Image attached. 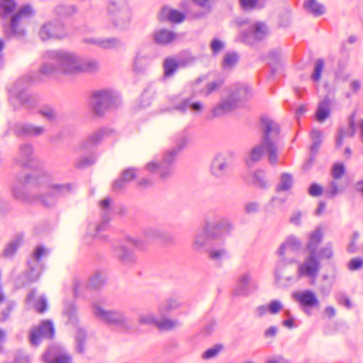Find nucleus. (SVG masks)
Returning <instances> with one entry per match:
<instances>
[{"mask_svg":"<svg viewBox=\"0 0 363 363\" xmlns=\"http://www.w3.org/2000/svg\"><path fill=\"white\" fill-rule=\"evenodd\" d=\"M63 313L67 318L69 323L75 325L78 322L77 316V309L73 303L67 304L64 308Z\"/></svg>","mask_w":363,"mask_h":363,"instance_id":"603ef678","label":"nucleus"},{"mask_svg":"<svg viewBox=\"0 0 363 363\" xmlns=\"http://www.w3.org/2000/svg\"><path fill=\"white\" fill-rule=\"evenodd\" d=\"M179 68L176 59L167 57L163 62L164 77L169 78L172 77Z\"/></svg>","mask_w":363,"mask_h":363,"instance_id":"e433bc0d","label":"nucleus"},{"mask_svg":"<svg viewBox=\"0 0 363 363\" xmlns=\"http://www.w3.org/2000/svg\"><path fill=\"white\" fill-rule=\"evenodd\" d=\"M322 279L323 281L318 286V291L322 296H328L332 291L333 283L331 280H329V276L328 274H324L322 277Z\"/></svg>","mask_w":363,"mask_h":363,"instance_id":"3c124183","label":"nucleus"},{"mask_svg":"<svg viewBox=\"0 0 363 363\" xmlns=\"http://www.w3.org/2000/svg\"><path fill=\"white\" fill-rule=\"evenodd\" d=\"M76 12V8L72 5H59L55 8V13L60 17L70 16Z\"/></svg>","mask_w":363,"mask_h":363,"instance_id":"6e6d98bb","label":"nucleus"},{"mask_svg":"<svg viewBox=\"0 0 363 363\" xmlns=\"http://www.w3.org/2000/svg\"><path fill=\"white\" fill-rule=\"evenodd\" d=\"M291 298L298 304L299 308L307 315H311L312 309L320 306V301L315 292L312 289H304L294 291Z\"/></svg>","mask_w":363,"mask_h":363,"instance_id":"4468645a","label":"nucleus"},{"mask_svg":"<svg viewBox=\"0 0 363 363\" xmlns=\"http://www.w3.org/2000/svg\"><path fill=\"white\" fill-rule=\"evenodd\" d=\"M312 143L311 145V152L315 155L323 141V133L320 130H313L311 133Z\"/></svg>","mask_w":363,"mask_h":363,"instance_id":"a18cd8bd","label":"nucleus"},{"mask_svg":"<svg viewBox=\"0 0 363 363\" xmlns=\"http://www.w3.org/2000/svg\"><path fill=\"white\" fill-rule=\"evenodd\" d=\"M111 203V201L108 197L105 198L99 202L101 209L100 220L96 222L89 223L86 234L83 238L84 245H91L96 238H103L101 234L108 228L109 221L113 214Z\"/></svg>","mask_w":363,"mask_h":363,"instance_id":"6e6552de","label":"nucleus"},{"mask_svg":"<svg viewBox=\"0 0 363 363\" xmlns=\"http://www.w3.org/2000/svg\"><path fill=\"white\" fill-rule=\"evenodd\" d=\"M185 18L184 14L177 10L172 9L169 11L168 19L173 23H181Z\"/></svg>","mask_w":363,"mask_h":363,"instance_id":"338daca9","label":"nucleus"},{"mask_svg":"<svg viewBox=\"0 0 363 363\" xmlns=\"http://www.w3.org/2000/svg\"><path fill=\"white\" fill-rule=\"evenodd\" d=\"M292 260L286 259L284 256L280 257V259L277 262L275 269H274V278L277 284L283 288L287 287V284L282 282V276L281 273L285 269L286 266L291 262Z\"/></svg>","mask_w":363,"mask_h":363,"instance_id":"c9c22d12","label":"nucleus"},{"mask_svg":"<svg viewBox=\"0 0 363 363\" xmlns=\"http://www.w3.org/2000/svg\"><path fill=\"white\" fill-rule=\"evenodd\" d=\"M180 303L176 299H169L162 303L159 307V313L162 317L170 314L173 310L177 308Z\"/></svg>","mask_w":363,"mask_h":363,"instance_id":"79ce46f5","label":"nucleus"},{"mask_svg":"<svg viewBox=\"0 0 363 363\" xmlns=\"http://www.w3.org/2000/svg\"><path fill=\"white\" fill-rule=\"evenodd\" d=\"M257 289V282L252 279L251 272H245L239 275L234 294L236 296H246L255 292Z\"/></svg>","mask_w":363,"mask_h":363,"instance_id":"aec40b11","label":"nucleus"},{"mask_svg":"<svg viewBox=\"0 0 363 363\" xmlns=\"http://www.w3.org/2000/svg\"><path fill=\"white\" fill-rule=\"evenodd\" d=\"M38 113L41 115L46 121L50 123H54L57 121V113L56 111L50 106H44L39 109Z\"/></svg>","mask_w":363,"mask_h":363,"instance_id":"8fccbe9b","label":"nucleus"},{"mask_svg":"<svg viewBox=\"0 0 363 363\" xmlns=\"http://www.w3.org/2000/svg\"><path fill=\"white\" fill-rule=\"evenodd\" d=\"M33 157V147L31 143H26L20 145L18 154L15 157V162L19 166L28 167Z\"/></svg>","mask_w":363,"mask_h":363,"instance_id":"a878e982","label":"nucleus"},{"mask_svg":"<svg viewBox=\"0 0 363 363\" xmlns=\"http://www.w3.org/2000/svg\"><path fill=\"white\" fill-rule=\"evenodd\" d=\"M13 131L18 136L38 137L45 133V128L30 123H18L13 126Z\"/></svg>","mask_w":363,"mask_h":363,"instance_id":"393cba45","label":"nucleus"},{"mask_svg":"<svg viewBox=\"0 0 363 363\" xmlns=\"http://www.w3.org/2000/svg\"><path fill=\"white\" fill-rule=\"evenodd\" d=\"M154 57L155 55H150L144 50L138 51L134 60V70L137 72H143Z\"/></svg>","mask_w":363,"mask_h":363,"instance_id":"473e14b6","label":"nucleus"},{"mask_svg":"<svg viewBox=\"0 0 363 363\" xmlns=\"http://www.w3.org/2000/svg\"><path fill=\"white\" fill-rule=\"evenodd\" d=\"M189 141L186 130H183L175 137V146L164 152L162 160L159 162L152 160L148 162L145 169L150 172L157 171L162 179L169 177L174 172V165L177 156L188 144Z\"/></svg>","mask_w":363,"mask_h":363,"instance_id":"39448f33","label":"nucleus"},{"mask_svg":"<svg viewBox=\"0 0 363 363\" xmlns=\"http://www.w3.org/2000/svg\"><path fill=\"white\" fill-rule=\"evenodd\" d=\"M269 313L276 315L284 308L282 302L279 299H273L268 304Z\"/></svg>","mask_w":363,"mask_h":363,"instance_id":"680f3d73","label":"nucleus"},{"mask_svg":"<svg viewBox=\"0 0 363 363\" xmlns=\"http://www.w3.org/2000/svg\"><path fill=\"white\" fill-rule=\"evenodd\" d=\"M142 238H133L127 236L124 240L115 241L112 243L113 255L124 265H131L135 263L136 258L133 251L128 250L124 245V242L130 243L136 249H145V242L161 240L163 238V232L157 228L147 227L143 229Z\"/></svg>","mask_w":363,"mask_h":363,"instance_id":"20e7f679","label":"nucleus"},{"mask_svg":"<svg viewBox=\"0 0 363 363\" xmlns=\"http://www.w3.org/2000/svg\"><path fill=\"white\" fill-rule=\"evenodd\" d=\"M93 313L96 318L107 325H115L124 331H129L132 328L129 319L120 311L105 310L93 303Z\"/></svg>","mask_w":363,"mask_h":363,"instance_id":"9b49d317","label":"nucleus"},{"mask_svg":"<svg viewBox=\"0 0 363 363\" xmlns=\"http://www.w3.org/2000/svg\"><path fill=\"white\" fill-rule=\"evenodd\" d=\"M223 349L220 344L215 345L212 347L207 349L203 354L202 357L204 359H210L215 357Z\"/></svg>","mask_w":363,"mask_h":363,"instance_id":"052dcab7","label":"nucleus"},{"mask_svg":"<svg viewBox=\"0 0 363 363\" xmlns=\"http://www.w3.org/2000/svg\"><path fill=\"white\" fill-rule=\"evenodd\" d=\"M303 8L314 17L321 16L326 12L324 4L318 2L317 0H305Z\"/></svg>","mask_w":363,"mask_h":363,"instance_id":"72a5a7b5","label":"nucleus"},{"mask_svg":"<svg viewBox=\"0 0 363 363\" xmlns=\"http://www.w3.org/2000/svg\"><path fill=\"white\" fill-rule=\"evenodd\" d=\"M86 332L82 328H78L75 335V350L79 354H83L86 350Z\"/></svg>","mask_w":363,"mask_h":363,"instance_id":"58836bf2","label":"nucleus"},{"mask_svg":"<svg viewBox=\"0 0 363 363\" xmlns=\"http://www.w3.org/2000/svg\"><path fill=\"white\" fill-rule=\"evenodd\" d=\"M22 239L23 236L21 235H18L13 240L9 242L4 250V256L7 258L13 257L20 247Z\"/></svg>","mask_w":363,"mask_h":363,"instance_id":"4c0bfd02","label":"nucleus"},{"mask_svg":"<svg viewBox=\"0 0 363 363\" xmlns=\"http://www.w3.org/2000/svg\"><path fill=\"white\" fill-rule=\"evenodd\" d=\"M123 46L121 40L117 38H101L99 47L104 49H115Z\"/></svg>","mask_w":363,"mask_h":363,"instance_id":"de8ad7c7","label":"nucleus"},{"mask_svg":"<svg viewBox=\"0 0 363 363\" xmlns=\"http://www.w3.org/2000/svg\"><path fill=\"white\" fill-rule=\"evenodd\" d=\"M267 33L268 29L265 23L257 21L252 24L247 30H241L236 40L245 44L254 45L255 43L263 40Z\"/></svg>","mask_w":363,"mask_h":363,"instance_id":"2eb2a0df","label":"nucleus"},{"mask_svg":"<svg viewBox=\"0 0 363 363\" xmlns=\"http://www.w3.org/2000/svg\"><path fill=\"white\" fill-rule=\"evenodd\" d=\"M356 133L354 113L352 114L348 119V128H345L340 127L337 130V134L335 140V145L337 147H340L343 144V140L345 137L353 138Z\"/></svg>","mask_w":363,"mask_h":363,"instance_id":"cd10ccee","label":"nucleus"},{"mask_svg":"<svg viewBox=\"0 0 363 363\" xmlns=\"http://www.w3.org/2000/svg\"><path fill=\"white\" fill-rule=\"evenodd\" d=\"M340 191V189H339L337 182L331 181L328 187L325 189V193L328 198L333 199L339 194Z\"/></svg>","mask_w":363,"mask_h":363,"instance_id":"0e129e2a","label":"nucleus"},{"mask_svg":"<svg viewBox=\"0 0 363 363\" xmlns=\"http://www.w3.org/2000/svg\"><path fill=\"white\" fill-rule=\"evenodd\" d=\"M334 98L328 95L319 101L315 111V118L318 122L325 121L330 114V106Z\"/></svg>","mask_w":363,"mask_h":363,"instance_id":"c85d7f7f","label":"nucleus"},{"mask_svg":"<svg viewBox=\"0 0 363 363\" xmlns=\"http://www.w3.org/2000/svg\"><path fill=\"white\" fill-rule=\"evenodd\" d=\"M293 184V177L289 173H283L280 177L279 184L276 187L277 192L289 190Z\"/></svg>","mask_w":363,"mask_h":363,"instance_id":"c03bdc74","label":"nucleus"},{"mask_svg":"<svg viewBox=\"0 0 363 363\" xmlns=\"http://www.w3.org/2000/svg\"><path fill=\"white\" fill-rule=\"evenodd\" d=\"M178 37V35L168 29L162 28L154 33V41L160 45H167L174 42Z\"/></svg>","mask_w":363,"mask_h":363,"instance_id":"7c9ffc66","label":"nucleus"},{"mask_svg":"<svg viewBox=\"0 0 363 363\" xmlns=\"http://www.w3.org/2000/svg\"><path fill=\"white\" fill-rule=\"evenodd\" d=\"M55 333L54 325L52 321L46 320L43 321L38 328L30 330L29 340L32 345L38 346L41 342L42 338L51 339Z\"/></svg>","mask_w":363,"mask_h":363,"instance_id":"6ab92c4d","label":"nucleus"},{"mask_svg":"<svg viewBox=\"0 0 363 363\" xmlns=\"http://www.w3.org/2000/svg\"><path fill=\"white\" fill-rule=\"evenodd\" d=\"M301 247V242L300 240L294 235L289 236L286 241L283 242L277 250V254L279 257L284 256L286 248L292 251H298Z\"/></svg>","mask_w":363,"mask_h":363,"instance_id":"f704fd0d","label":"nucleus"},{"mask_svg":"<svg viewBox=\"0 0 363 363\" xmlns=\"http://www.w3.org/2000/svg\"><path fill=\"white\" fill-rule=\"evenodd\" d=\"M60 347L52 345L48 347L43 355V359L46 363H70L71 357L68 354H59Z\"/></svg>","mask_w":363,"mask_h":363,"instance_id":"bb28decb","label":"nucleus"},{"mask_svg":"<svg viewBox=\"0 0 363 363\" xmlns=\"http://www.w3.org/2000/svg\"><path fill=\"white\" fill-rule=\"evenodd\" d=\"M95 60H83L74 52L66 50H48L43 55V62L37 73L30 72L20 77L9 89V101L14 109L24 107L33 109L38 104L35 96L27 92L32 83L42 82L44 78L58 73L74 74L94 72L98 70Z\"/></svg>","mask_w":363,"mask_h":363,"instance_id":"f257e3e1","label":"nucleus"},{"mask_svg":"<svg viewBox=\"0 0 363 363\" xmlns=\"http://www.w3.org/2000/svg\"><path fill=\"white\" fill-rule=\"evenodd\" d=\"M261 128L263 132L261 143L250 150L245 159L246 164L248 167H252L259 162L265 152L268 154V160L270 164H274L278 160L276 140L278 139L280 133L279 125L268 117H262L261 118Z\"/></svg>","mask_w":363,"mask_h":363,"instance_id":"7ed1b4c3","label":"nucleus"},{"mask_svg":"<svg viewBox=\"0 0 363 363\" xmlns=\"http://www.w3.org/2000/svg\"><path fill=\"white\" fill-rule=\"evenodd\" d=\"M139 322L143 325H154L157 327L158 318L153 313L141 315L139 318Z\"/></svg>","mask_w":363,"mask_h":363,"instance_id":"bf43d9fd","label":"nucleus"},{"mask_svg":"<svg viewBox=\"0 0 363 363\" xmlns=\"http://www.w3.org/2000/svg\"><path fill=\"white\" fill-rule=\"evenodd\" d=\"M4 301L6 302V306L4 308H1V312H0V322L1 323H4L9 320L12 311L15 309V308L16 306V303L13 300H7L6 301L5 298L3 302H4Z\"/></svg>","mask_w":363,"mask_h":363,"instance_id":"49530a36","label":"nucleus"},{"mask_svg":"<svg viewBox=\"0 0 363 363\" xmlns=\"http://www.w3.org/2000/svg\"><path fill=\"white\" fill-rule=\"evenodd\" d=\"M208 259L216 268H221L223 263L230 259V253L223 244H215L207 250Z\"/></svg>","mask_w":363,"mask_h":363,"instance_id":"412c9836","label":"nucleus"},{"mask_svg":"<svg viewBox=\"0 0 363 363\" xmlns=\"http://www.w3.org/2000/svg\"><path fill=\"white\" fill-rule=\"evenodd\" d=\"M232 228L231 223L227 219H220L213 224L208 223L203 228L196 231L192 242V248L195 251H200L206 247L209 238L227 234Z\"/></svg>","mask_w":363,"mask_h":363,"instance_id":"1a4fd4ad","label":"nucleus"},{"mask_svg":"<svg viewBox=\"0 0 363 363\" xmlns=\"http://www.w3.org/2000/svg\"><path fill=\"white\" fill-rule=\"evenodd\" d=\"M153 94L154 91L151 88L145 89L138 100V108H143L148 107L151 104Z\"/></svg>","mask_w":363,"mask_h":363,"instance_id":"09e8293b","label":"nucleus"},{"mask_svg":"<svg viewBox=\"0 0 363 363\" xmlns=\"http://www.w3.org/2000/svg\"><path fill=\"white\" fill-rule=\"evenodd\" d=\"M177 61L179 68H184L192 65L196 61V57L188 54L181 56Z\"/></svg>","mask_w":363,"mask_h":363,"instance_id":"69168bd1","label":"nucleus"},{"mask_svg":"<svg viewBox=\"0 0 363 363\" xmlns=\"http://www.w3.org/2000/svg\"><path fill=\"white\" fill-rule=\"evenodd\" d=\"M323 68H324L323 60L318 59L315 63L313 73L311 75V79L314 82H318L320 79Z\"/></svg>","mask_w":363,"mask_h":363,"instance_id":"13d9d810","label":"nucleus"},{"mask_svg":"<svg viewBox=\"0 0 363 363\" xmlns=\"http://www.w3.org/2000/svg\"><path fill=\"white\" fill-rule=\"evenodd\" d=\"M179 325V321L169 318L158 319L157 328L160 330H169Z\"/></svg>","mask_w":363,"mask_h":363,"instance_id":"5fc2aeb1","label":"nucleus"},{"mask_svg":"<svg viewBox=\"0 0 363 363\" xmlns=\"http://www.w3.org/2000/svg\"><path fill=\"white\" fill-rule=\"evenodd\" d=\"M318 257L320 259H330L333 256V245L331 242L327 243L317 252Z\"/></svg>","mask_w":363,"mask_h":363,"instance_id":"4d7b16f0","label":"nucleus"},{"mask_svg":"<svg viewBox=\"0 0 363 363\" xmlns=\"http://www.w3.org/2000/svg\"><path fill=\"white\" fill-rule=\"evenodd\" d=\"M63 23L58 21L48 22L44 24L39 32V36L42 40L51 38H62L66 36Z\"/></svg>","mask_w":363,"mask_h":363,"instance_id":"4be33fe9","label":"nucleus"},{"mask_svg":"<svg viewBox=\"0 0 363 363\" xmlns=\"http://www.w3.org/2000/svg\"><path fill=\"white\" fill-rule=\"evenodd\" d=\"M121 103L118 93L112 89H100L91 93L89 106L97 116H103L108 110L115 108Z\"/></svg>","mask_w":363,"mask_h":363,"instance_id":"0eeeda50","label":"nucleus"},{"mask_svg":"<svg viewBox=\"0 0 363 363\" xmlns=\"http://www.w3.org/2000/svg\"><path fill=\"white\" fill-rule=\"evenodd\" d=\"M230 167L228 155L224 153H219L213 158L211 165V174L218 179H223Z\"/></svg>","mask_w":363,"mask_h":363,"instance_id":"5701e85b","label":"nucleus"},{"mask_svg":"<svg viewBox=\"0 0 363 363\" xmlns=\"http://www.w3.org/2000/svg\"><path fill=\"white\" fill-rule=\"evenodd\" d=\"M126 3V0H108L107 14L113 27L117 29H125L130 23L128 13L123 11Z\"/></svg>","mask_w":363,"mask_h":363,"instance_id":"ddd939ff","label":"nucleus"},{"mask_svg":"<svg viewBox=\"0 0 363 363\" xmlns=\"http://www.w3.org/2000/svg\"><path fill=\"white\" fill-rule=\"evenodd\" d=\"M16 8L15 0H0V16L3 18H6Z\"/></svg>","mask_w":363,"mask_h":363,"instance_id":"37998d69","label":"nucleus"},{"mask_svg":"<svg viewBox=\"0 0 363 363\" xmlns=\"http://www.w3.org/2000/svg\"><path fill=\"white\" fill-rule=\"evenodd\" d=\"M252 96L250 86L245 84H239L237 88L226 99H222L213 109V117L223 116L233 110L239 104L250 99Z\"/></svg>","mask_w":363,"mask_h":363,"instance_id":"9d476101","label":"nucleus"},{"mask_svg":"<svg viewBox=\"0 0 363 363\" xmlns=\"http://www.w3.org/2000/svg\"><path fill=\"white\" fill-rule=\"evenodd\" d=\"M49 254L50 250L43 245L35 247L31 255L27 259L28 269L25 276L29 281L35 282L38 280L44 269L43 259Z\"/></svg>","mask_w":363,"mask_h":363,"instance_id":"f8f14e48","label":"nucleus"},{"mask_svg":"<svg viewBox=\"0 0 363 363\" xmlns=\"http://www.w3.org/2000/svg\"><path fill=\"white\" fill-rule=\"evenodd\" d=\"M252 183L256 187L262 189H266L270 186L262 169H258L253 173Z\"/></svg>","mask_w":363,"mask_h":363,"instance_id":"ea45409f","label":"nucleus"},{"mask_svg":"<svg viewBox=\"0 0 363 363\" xmlns=\"http://www.w3.org/2000/svg\"><path fill=\"white\" fill-rule=\"evenodd\" d=\"M240 4L242 9L245 11L252 10L257 6L259 8L264 6V4H258L257 0H240Z\"/></svg>","mask_w":363,"mask_h":363,"instance_id":"e2e57ef3","label":"nucleus"},{"mask_svg":"<svg viewBox=\"0 0 363 363\" xmlns=\"http://www.w3.org/2000/svg\"><path fill=\"white\" fill-rule=\"evenodd\" d=\"M32 14L33 9L30 5L26 4L21 7L18 12L11 17L10 24L4 27L6 35L9 37L24 35L25 31L23 28H18V24L23 17H28Z\"/></svg>","mask_w":363,"mask_h":363,"instance_id":"a211bd4d","label":"nucleus"},{"mask_svg":"<svg viewBox=\"0 0 363 363\" xmlns=\"http://www.w3.org/2000/svg\"><path fill=\"white\" fill-rule=\"evenodd\" d=\"M263 60L271 67L277 65L280 60V52L278 50H272L264 55Z\"/></svg>","mask_w":363,"mask_h":363,"instance_id":"864d4df0","label":"nucleus"},{"mask_svg":"<svg viewBox=\"0 0 363 363\" xmlns=\"http://www.w3.org/2000/svg\"><path fill=\"white\" fill-rule=\"evenodd\" d=\"M105 283V276L101 272H95L89 279L88 284H85L78 280L74 281L73 294L75 297L88 298L87 293L90 290H98Z\"/></svg>","mask_w":363,"mask_h":363,"instance_id":"dca6fc26","label":"nucleus"},{"mask_svg":"<svg viewBox=\"0 0 363 363\" xmlns=\"http://www.w3.org/2000/svg\"><path fill=\"white\" fill-rule=\"evenodd\" d=\"M239 60V55L235 52H228L225 54L222 66L224 69H231L233 68Z\"/></svg>","mask_w":363,"mask_h":363,"instance_id":"a19ab883","label":"nucleus"},{"mask_svg":"<svg viewBox=\"0 0 363 363\" xmlns=\"http://www.w3.org/2000/svg\"><path fill=\"white\" fill-rule=\"evenodd\" d=\"M172 103L173 107L169 109V111L175 110L184 113L189 108L194 112H200L203 109V104L199 101H192L191 97L179 99V96H174Z\"/></svg>","mask_w":363,"mask_h":363,"instance_id":"b1692460","label":"nucleus"},{"mask_svg":"<svg viewBox=\"0 0 363 363\" xmlns=\"http://www.w3.org/2000/svg\"><path fill=\"white\" fill-rule=\"evenodd\" d=\"M347 267L350 271H357L362 269L363 267V258L357 257L351 259Z\"/></svg>","mask_w":363,"mask_h":363,"instance_id":"774afa93","label":"nucleus"},{"mask_svg":"<svg viewBox=\"0 0 363 363\" xmlns=\"http://www.w3.org/2000/svg\"><path fill=\"white\" fill-rule=\"evenodd\" d=\"M136 171L137 169L131 167L123 170L121 177L113 183V189L115 191L122 190L125 186L126 183L133 180L136 177Z\"/></svg>","mask_w":363,"mask_h":363,"instance_id":"2f4dec72","label":"nucleus"},{"mask_svg":"<svg viewBox=\"0 0 363 363\" xmlns=\"http://www.w3.org/2000/svg\"><path fill=\"white\" fill-rule=\"evenodd\" d=\"M320 269V262L318 255L309 254L303 262H299L297 267V278L315 279Z\"/></svg>","mask_w":363,"mask_h":363,"instance_id":"f3484780","label":"nucleus"},{"mask_svg":"<svg viewBox=\"0 0 363 363\" xmlns=\"http://www.w3.org/2000/svg\"><path fill=\"white\" fill-rule=\"evenodd\" d=\"M109 131L110 130L108 128H101L79 144L74 150L76 154L80 155L76 162L77 168L84 169L95 162L96 160V146L101 143L105 135L108 134Z\"/></svg>","mask_w":363,"mask_h":363,"instance_id":"423d86ee","label":"nucleus"},{"mask_svg":"<svg viewBox=\"0 0 363 363\" xmlns=\"http://www.w3.org/2000/svg\"><path fill=\"white\" fill-rule=\"evenodd\" d=\"M18 182L21 186L15 185L12 189L16 200L46 207L54 206L58 198L69 195L75 189L73 183L54 184L52 175L43 170L18 177Z\"/></svg>","mask_w":363,"mask_h":363,"instance_id":"f03ea898","label":"nucleus"},{"mask_svg":"<svg viewBox=\"0 0 363 363\" xmlns=\"http://www.w3.org/2000/svg\"><path fill=\"white\" fill-rule=\"evenodd\" d=\"M323 234L320 227L316 228L308 237L306 246V250L311 255H318L317 248L323 240Z\"/></svg>","mask_w":363,"mask_h":363,"instance_id":"c756f323","label":"nucleus"}]
</instances>
